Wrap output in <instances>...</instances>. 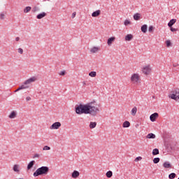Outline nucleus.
Segmentation results:
<instances>
[{"label":"nucleus","mask_w":179,"mask_h":179,"mask_svg":"<svg viewBox=\"0 0 179 179\" xmlns=\"http://www.w3.org/2000/svg\"><path fill=\"white\" fill-rule=\"evenodd\" d=\"M79 176H80V173H79V171H73V172L71 174L72 178H78Z\"/></svg>","instance_id":"nucleus-13"},{"label":"nucleus","mask_w":179,"mask_h":179,"mask_svg":"<svg viewBox=\"0 0 179 179\" xmlns=\"http://www.w3.org/2000/svg\"><path fill=\"white\" fill-rule=\"evenodd\" d=\"M178 179H179V177H178Z\"/></svg>","instance_id":"nucleus-51"},{"label":"nucleus","mask_w":179,"mask_h":179,"mask_svg":"<svg viewBox=\"0 0 179 179\" xmlns=\"http://www.w3.org/2000/svg\"><path fill=\"white\" fill-rule=\"evenodd\" d=\"M47 16V13L45 12H42L36 15V19H43V17H45Z\"/></svg>","instance_id":"nucleus-9"},{"label":"nucleus","mask_w":179,"mask_h":179,"mask_svg":"<svg viewBox=\"0 0 179 179\" xmlns=\"http://www.w3.org/2000/svg\"><path fill=\"white\" fill-rule=\"evenodd\" d=\"M19 40H20V38H19V37L15 38V41H19Z\"/></svg>","instance_id":"nucleus-46"},{"label":"nucleus","mask_w":179,"mask_h":179,"mask_svg":"<svg viewBox=\"0 0 179 179\" xmlns=\"http://www.w3.org/2000/svg\"><path fill=\"white\" fill-rule=\"evenodd\" d=\"M35 161H31L27 165V170H30V169H33V166H34Z\"/></svg>","instance_id":"nucleus-17"},{"label":"nucleus","mask_w":179,"mask_h":179,"mask_svg":"<svg viewBox=\"0 0 179 179\" xmlns=\"http://www.w3.org/2000/svg\"><path fill=\"white\" fill-rule=\"evenodd\" d=\"M17 92H19V90H17V89L15 91V93H16Z\"/></svg>","instance_id":"nucleus-50"},{"label":"nucleus","mask_w":179,"mask_h":179,"mask_svg":"<svg viewBox=\"0 0 179 179\" xmlns=\"http://www.w3.org/2000/svg\"><path fill=\"white\" fill-rule=\"evenodd\" d=\"M76 16V12L72 13L71 17L73 19Z\"/></svg>","instance_id":"nucleus-43"},{"label":"nucleus","mask_w":179,"mask_h":179,"mask_svg":"<svg viewBox=\"0 0 179 179\" xmlns=\"http://www.w3.org/2000/svg\"><path fill=\"white\" fill-rule=\"evenodd\" d=\"M140 17H141L140 13H136L134 15V20H139Z\"/></svg>","instance_id":"nucleus-28"},{"label":"nucleus","mask_w":179,"mask_h":179,"mask_svg":"<svg viewBox=\"0 0 179 179\" xmlns=\"http://www.w3.org/2000/svg\"><path fill=\"white\" fill-rule=\"evenodd\" d=\"M9 118L10 119L16 118V112L15 111L11 112V113L9 115Z\"/></svg>","instance_id":"nucleus-26"},{"label":"nucleus","mask_w":179,"mask_h":179,"mask_svg":"<svg viewBox=\"0 0 179 179\" xmlns=\"http://www.w3.org/2000/svg\"><path fill=\"white\" fill-rule=\"evenodd\" d=\"M170 99H172L173 100H176V101L179 100V89H175L173 91L171 92V94H169Z\"/></svg>","instance_id":"nucleus-4"},{"label":"nucleus","mask_w":179,"mask_h":179,"mask_svg":"<svg viewBox=\"0 0 179 179\" xmlns=\"http://www.w3.org/2000/svg\"><path fill=\"white\" fill-rule=\"evenodd\" d=\"M106 177H107L108 178H111V177H113V171H108L106 173Z\"/></svg>","instance_id":"nucleus-29"},{"label":"nucleus","mask_w":179,"mask_h":179,"mask_svg":"<svg viewBox=\"0 0 179 179\" xmlns=\"http://www.w3.org/2000/svg\"><path fill=\"white\" fill-rule=\"evenodd\" d=\"M96 125H97V123L96 122H90V129H93L94 128H96Z\"/></svg>","instance_id":"nucleus-21"},{"label":"nucleus","mask_w":179,"mask_h":179,"mask_svg":"<svg viewBox=\"0 0 179 179\" xmlns=\"http://www.w3.org/2000/svg\"><path fill=\"white\" fill-rule=\"evenodd\" d=\"M101 11L100 10H97L92 13V17H97V16H100V13Z\"/></svg>","instance_id":"nucleus-14"},{"label":"nucleus","mask_w":179,"mask_h":179,"mask_svg":"<svg viewBox=\"0 0 179 179\" xmlns=\"http://www.w3.org/2000/svg\"><path fill=\"white\" fill-rule=\"evenodd\" d=\"M31 10V6H27L25 8H24V13H29Z\"/></svg>","instance_id":"nucleus-25"},{"label":"nucleus","mask_w":179,"mask_h":179,"mask_svg":"<svg viewBox=\"0 0 179 179\" xmlns=\"http://www.w3.org/2000/svg\"><path fill=\"white\" fill-rule=\"evenodd\" d=\"M83 84L85 86L86 85V82H83Z\"/></svg>","instance_id":"nucleus-49"},{"label":"nucleus","mask_w":179,"mask_h":179,"mask_svg":"<svg viewBox=\"0 0 179 179\" xmlns=\"http://www.w3.org/2000/svg\"><path fill=\"white\" fill-rule=\"evenodd\" d=\"M173 66H174V68H176V67L178 66V64H173Z\"/></svg>","instance_id":"nucleus-48"},{"label":"nucleus","mask_w":179,"mask_h":179,"mask_svg":"<svg viewBox=\"0 0 179 179\" xmlns=\"http://www.w3.org/2000/svg\"><path fill=\"white\" fill-rule=\"evenodd\" d=\"M153 156H156V155H159V149L155 148L152 150Z\"/></svg>","instance_id":"nucleus-31"},{"label":"nucleus","mask_w":179,"mask_h":179,"mask_svg":"<svg viewBox=\"0 0 179 179\" xmlns=\"http://www.w3.org/2000/svg\"><path fill=\"white\" fill-rule=\"evenodd\" d=\"M153 26H150L148 28V31H150V33H152V31H153Z\"/></svg>","instance_id":"nucleus-37"},{"label":"nucleus","mask_w":179,"mask_h":179,"mask_svg":"<svg viewBox=\"0 0 179 179\" xmlns=\"http://www.w3.org/2000/svg\"><path fill=\"white\" fill-rule=\"evenodd\" d=\"M60 127H61V122H56L50 126V129H59Z\"/></svg>","instance_id":"nucleus-7"},{"label":"nucleus","mask_w":179,"mask_h":179,"mask_svg":"<svg viewBox=\"0 0 179 179\" xmlns=\"http://www.w3.org/2000/svg\"><path fill=\"white\" fill-rule=\"evenodd\" d=\"M13 170L15 171V173H20V166L15 164L13 166Z\"/></svg>","instance_id":"nucleus-11"},{"label":"nucleus","mask_w":179,"mask_h":179,"mask_svg":"<svg viewBox=\"0 0 179 179\" xmlns=\"http://www.w3.org/2000/svg\"><path fill=\"white\" fill-rule=\"evenodd\" d=\"M17 51H18L19 54H21V55L23 54V50L21 48H19L17 49Z\"/></svg>","instance_id":"nucleus-39"},{"label":"nucleus","mask_w":179,"mask_h":179,"mask_svg":"<svg viewBox=\"0 0 179 179\" xmlns=\"http://www.w3.org/2000/svg\"><path fill=\"white\" fill-rule=\"evenodd\" d=\"M37 157H40V154H35L34 156V159H36Z\"/></svg>","instance_id":"nucleus-42"},{"label":"nucleus","mask_w":179,"mask_h":179,"mask_svg":"<svg viewBox=\"0 0 179 179\" xmlns=\"http://www.w3.org/2000/svg\"><path fill=\"white\" fill-rule=\"evenodd\" d=\"M159 162H160V158H159V157L154 158L153 163L155 164H157V163H159Z\"/></svg>","instance_id":"nucleus-32"},{"label":"nucleus","mask_w":179,"mask_h":179,"mask_svg":"<svg viewBox=\"0 0 179 179\" xmlns=\"http://www.w3.org/2000/svg\"><path fill=\"white\" fill-rule=\"evenodd\" d=\"M0 19H1V20H3V19H5V13H1L0 14Z\"/></svg>","instance_id":"nucleus-35"},{"label":"nucleus","mask_w":179,"mask_h":179,"mask_svg":"<svg viewBox=\"0 0 179 179\" xmlns=\"http://www.w3.org/2000/svg\"><path fill=\"white\" fill-rule=\"evenodd\" d=\"M166 47H170V45H171V42L170 41H166Z\"/></svg>","instance_id":"nucleus-38"},{"label":"nucleus","mask_w":179,"mask_h":179,"mask_svg":"<svg viewBox=\"0 0 179 179\" xmlns=\"http://www.w3.org/2000/svg\"><path fill=\"white\" fill-rule=\"evenodd\" d=\"M43 150H51V148L49 147L48 145H45V146L43 148Z\"/></svg>","instance_id":"nucleus-34"},{"label":"nucleus","mask_w":179,"mask_h":179,"mask_svg":"<svg viewBox=\"0 0 179 179\" xmlns=\"http://www.w3.org/2000/svg\"><path fill=\"white\" fill-rule=\"evenodd\" d=\"M96 75H97V73H96V71H91L89 73V76H91V78H96Z\"/></svg>","instance_id":"nucleus-27"},{"label":"nucleus","mask_w":179,"mask_h":179,"mask_svg":"<svg viewBox=\"0 0 179 179\" xmlns=\"http://www.w3.org/2000/svg\"><path fill=\"white\" fill-rule=\"evenodd\" d=\"M100 105L94 106L93 102H90L85 105L80 104L78 106L76 107V114H90L93 117H96L98 113H100Z\"/></svg>","instance_id":"nucleus-1"},{"label":"nucleus","mask_w":179,"mask_h":179,"mask_svg":"<svg viewBox=\"0 0 179 179\" xmlns=\"http://www.w3.org/2000/svg\"><path fill=\"white\" fill-rule=\"evenodd\" d=\"M30 100H31V98L30 96H27L26 97V101H30Z\"/></svg>","instance_id":"nucleus-44"},{"label":"nucleus","mask_w":179,"mask_h":179,"mask_svg":"<svg viewBox=\"0 0 179 179\" xmlns=\"http://www.w3.org/2000/svg\"><path fill=\"white\" fill-rule=\"evenodd\" d=\"M176 173H172L171 174L169 175V178L170 179H173V178H176Z\"/></svg>","instance_id":"nucleus-33"},{"label":"nucleus","mask_w":179,"mask_h":179,"mask_svg":"<svg viewBox=\"0 0 179 179\" xmlns=\"http://www.w3.org/2000/svg\"><path fill=\"white\" fill-rule=\"evenodd\" d=\"M36 80H37V77L34 76V77H31L30 78L25 80L24 82V83H25V85L27 86H30V85H31V83L36 82Z\"/></svg>","instance_id":"nucleus-6"},{"label":"nucleus","mask_w":179,"mask_h":179,"mask_svg":"<svg viewBox=\"0 0 179 179\" xmlns=\"http://www.w3.org/2000/svg\"><path fill=\"white\" fill-rule=\"evenodd\" d=\"M32 12H34V13H36V12H40V7L35 6L33 8H32Z\"/></svg>","instance_id":"nucleus-24"},{"label":"nucleus","mask_w":179,"mask_h":179,"mask_svg":"<svg viewBox=\"0 0 179 179\" xmlns=\"http://www.w3.org/2000/svg\"><path fill=\"white\" fill-rule=\"evenodd\" d=\"M99 51H100V48L96 46L93 47L90 50V52H92V54H96V52H99Z\"/></svg>","instance_id":"nucleus-10"},{"label":"nucleus","mask_w":179,"mask_h":179,"mask_svg":"<svg viewBox=\"0 0 179 179\" xmlns=\"http://www.w3.org/2000/svg\"><path fill=\"white\" fill-rule=\"evenodd\" d=\"M176 22H177V20L176 19L171 20L169 21V22L168 23L169 27H172L173 25L176 23Z\"/></svg>","instance_id":"nucleus-18"},{"label":"nucleus","mask_w":179,"mask_h":179,"mask_svg":"<svg viewBox=\"0 0 179 179\" xmlns=\"http://www.w3.org/2000/svg\"><path fill=\"white\" fill-rule=\"evenodd\" d=\"M131 23V21L126 20H124V25L125 26H128V24H129Z\"/></svg>","instance_id":"nucleus-36"},{"label":"nucleus","mask_w":179,"mask_h":179,"mask_svg":"<svg viewBox=\"0 0 179 179\" xmlns=\"http://www.w3.org/2000/svg\"><path fill=\"white\" fill-rule=\"evenodd\" d=\"M132 38H134V36H132V34H127L125 36L126 41H131V40H132Z\"/></svg>","instance_id":"nucleus-19"},{"label":"nucleus","mask_w":179,"mask_h":179,"mask_svg":"<svg viewBox=\"0 0 179 179\" xmlns=\"http://www.w3.org/2000/svg\"><path fill=\"white\" fill-rule=\"evenodd\" d=\"M140 160H142V157H137L135 159V162H139Z\"/></svg>","instance_id":"nucleus-41"},{"label":"nucleus","mask_w":179,"mask_h":179,"mask_svg":"<svg viewBox=\"0 0 179 179\" xmlns=\"http://www.w3.org/2000/svg\"><path fill=\"white\" fill-rule=\"evenodd\" d=\"M142 72L144 75H150L152 72V67H150V65L145 66L142 68Z\"/></svg>","instance_id":"nucleus-5"},{"label":"nucleus","mask_w":179,"mask_h":179,"mask_svg":"<svg viewBox=\"0 0 179 179\" xmlns=\"http://www.w3.org/2000/svg\"><path fill=\"white\" fill-rule=\"evenodd\" d=\"M163 167L164 169H172L173 166L171 165V164H170L169 162H165L163 164Z\"/></svg>","instance_id":"nucleus-12"},{"label":"nucleus","mask_w":179,"mask_h":179,"mask_svg":"<svg viewBox=\"0 0 179 179\" xmlns=\"http://www.w3.org/2000/svg\"><path fill=\"white\" fill-rule=\"evenodd\" d=\"M17 90H18V92H19L20 90H22L21 86H20Z\"/></svg>","instance_id":"nucleus-47"},{"label":"nucleus","mask_w":179,"mask_h":179,"mask_svg":"<svg viewBox=\"0 0 179 179\" xmlns=\"http://www.w3.org/2000/svg\"><path fill=\"white\" fill-rule=\"evenodd\" d=\"M50 171L48 166H41L36 169L34 173V177H38V176H47Z\"/></svg>","instance_id":"nucleus-2"},{"label":"nucleus","mask_w":179,"mask_h":179,"mask_svg":"<svg viewBox=\"0 0 179 179\" xmlns=\"http://www.w3.org/2000/svg\"><path fill=\"white\" fill-rule=\"evenodd\" d=\"M48 1H50V0H48Z\"/></svg>","instance_id":"nucleus-52"},{"label":"nucleus","mask_w":179,"mask_h":179,"mask_svg":"<svg viewBox=\"0 0 179 179\" xmlns=\"http://www.w3.org/2000/svg\"><path fill=\"white\" fill-rule=\"evenodd\" d=\"M177 29L176 28L171 27V31H176Z\"/></svg>","instance_id":"nucleus-45"},{"label":"nucleus","mask_w":179,"mask_h":179,"mask_svg":"<svg viewBox=\"0 0 179 179\" xmlns=\"http://www.w3.org/2000/svg\"><path fill=\"white\" fill-rule=\"evenodd\" d=\"M123 128H129L131 127V123L129 121H125L122 124Z\"/></svg>","instance_id":"nucleus-22"},{"label":"nucleus","mask_w":179,"mask_h":179,"mask_svg":"<svg viewBox=\"0 0 179 179\" xmlns=\"http://www.w3.org/2000/svg\"><path fill=\"white\" fill-rule=\"evenodd\" d=\"M138 112V108H136V106H134L132 109H131V115L135 116L136 115V113Z\"/></svg>","instance_id":"nucleus-20"},{"label":"nucleus","mask_w":179,"mask_h":179,"mask_svg":"<svg viewBox=\"0 0 179 179\" xmlns=\"http://www.w3.org/2000/svg\"><path fill=\"white\" fill-rule=\"evenodd\" d=\"M141 31L143 33H146V31H148V25L144 24L141 27Z\"/></svg>","instance_id":"nucleus-23"},{"label":"nucleus","mask_w":179,"mask_h":179,"mask_svg":"<svg viewBox=\"0 0 179 179\" xmlns=\"http://www.w3.org/2000/svg\"><path fill=\"white\" fill-rule=\"evenodd\" d=\"M147 139H155L156 138V135H155L153 133L148 134L146 136Z\"/></svg>","instance_id":"nucleus-16"},{"label":"nucleus","mask_w":179,"mask_h":179,"mask_svg":"<svg viewBox=\"0 0 179 179\" xmlns=\"http://www.w3.org/2000/svg\"><path fill=\"white\" fill-rule=\"evenodd\" d=\"M20 86H21V89L22 90L24 89H29V87H30V86L27 85L25 83H24L23 85H22Z\"/></svg>","instance_id":"nucleus-30"},{"label":"nucleus","mask_w":179,"mask_h":179,"mask_svg":"<svg viewBox=\"0 0 179 179\" xmlns=\"http://www.w3.org/2000/svg\"><path fill=\"white\" fill-rule=\"evenodd\" d=\"M157 117H159V113H155L150 116V120L152 121V122H155Z\"/></svg>","instance_id":"nucleus-8"},{"label":"nucleus","mask_w":179,"mask_h":179,"mask_svg":"<svg viewBox=\"0 0 179 179\" xmlns=\"http://www.w3.org/2000/svg\"><path fill=\"white\" fill-rule=\"evenodd\" d=\"M130 80L133 85H138V83H141V75L138 73L131 74Z\"/></svg>","instance_id":"nucleus-3"},{"label":"nucleus","mask_w":179,"mask_h":179,"mask_svg":"<svg viewBox=\"0 0 179 179\" xmlns=\"http://www.w3.org/2000/svg\"><path fill=\"white\" fill-rule=\"evenodd\" d=\"M115 37H110L108 39L107 44L108 45H111L113 44V42L115 41Z\"/></svg>","instance_id":"nucleus-15"},{"label":"nucleus","mask_w":179,"mask_h":179,"mask_svg":"<svg viewBox=\"0 0 179 179\" xmlns=\"http://www.w3.org/2000/svg\"><path fill=\"white\" fill-rule=\"evenodd\" d=\"M65 73H66L65 71H62L59 73V75H60L61 76H65Z\"/></svg>","instance_id":"nucleus-40"}]
</instances>
